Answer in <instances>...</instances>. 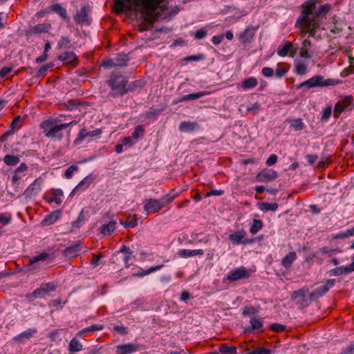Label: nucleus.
I'll return each instance as SVG.
<instances>
[{"instance_id":"nucleus-10","label":"nucleus","mask_w":354,"mask_h":354,"mask_svg":"<svg viewBox=\"0 0 354 354\" xmlns=\"http://www.w3.org/2000/svg\"><path fill=\"white\" fill-rule=\"evenodd\" d=\"M128 61L127 56L126 55H119L118 58L113 59H106L102 61V66L105 68H113L117 66H127L126 62Z\"/></svg>"},{"instance_id":"nucleus-9","label":"nucleus","mask_w":354,"mask_h":354,"mask_svg":"<svg viewBox=\"0 0 354 354\" xmlns=\"http://www.w3.org/2000/svg\"><path fill=\"white\" fill-rule=\"evenodd\" d=\"M250 273L245 267H240L232 270L227 275V279L230 281H235L242 279H248Z\"/></svg>"},{"instance_id":"nucleus-18","label":"nucleus","mask_w":354,"mask_h":354,"mask_svg":"<svg viewBox=\"0 0 354 354\" xmlns=\"http://www.w3.org/2000/svg\"><path fill=\"white\" fill-rule=\"evenodd\" d=\"M140 349L138 344H121L116 347V354H131Z\"/></svg>"},{"instance_id":"nucleus-25","label":"nucleus","mask_w":354,"mask_h":354,"mask_svg":"<svg viewBox=\"0 0 354 354\" xmlns=\"http://www.w3.org/2000/svg\"><path fill=\"white\" fill-rule=\"evenodd\" d=\"M50 10L59 15L64 19L68 21L70 19L67 15L66 8L62 6L59 3H54L50 6Z\"/></svg>"},{"instance_id":"nucleus-6","label":"nucleus","mask_w":354,"mask_h":354,"mask_svg":"<svg viewBox=\"0 0 354 354\" xmlns=\"http://www.w3.org/2000/svg\"><path fill=\"white\" fill-rule=\"evenodd\" d=\"M354 108V97L348 95L339 100L335 105L333 115L338 118L344 111H351Z\"/></svg>"},{"instance_id":"nucleus-15","label":"nucleus","mask_w":354,"mask_h":354,"mask_svg":"<svg viewBox=\"0 0 354 354\" xmlns=\"http://www.w3.org/2000/svg\"><path fill=\"white\" fill-rule=\"evenodd\" d=\"M102 133L100 129H96L93 131H87L85 128L82 129L75 138L74 142L76 145L80 144L87 137H96Z\"/></svg>"},{"instance_id":"nucleus-40","label":"nucleus","mask_w":354,"mask_h":354,"mask_svg":"<svg viewBox=\"0 0 354 354\" xmlns=\"http://www.w3.org/2000/svg\"><path fill=\"white\" fill-rule=\"evenodd\" d=\"M279 205L276 203H259V208L263 212L268 211H276L278 208Z\"/></svg>"},{"instance_id":"nucleus-48","label":"nucleus","mask_w":354,"mask_h":354,"mask_svg":"<svg viewBox=\"0 0 354 354\" xmlns=\"http://www.w3.org/2000/svg\"><path fill=\"white\" fill-rule=\"evenodd\" d=\"M120 223L126 228H133L138 225V220L136 218H133L130 221H120Z\"/></svg>"},{"instance_id":"nucleus-16","label":"nucleus","mask_w":354,"mask_h":354,"mask_svg":"<svg viewBox=\"0 0 354 354\" xmlns=\"http://www.w3.org/2000/svg\"><path fill=\"white\" fill-rule=\"evenodd\" d=\"M330 9L331 6L328 3L322 5L315 12L313 11V14L310 15V18L320 23L322 19L326 17V15Z\"/></svg>"},{"instance_id":"nucleus-35","label":"nucleus","mask_w":354,"mask_h":354,"mask_svg":"<svg viewBox=\"0 0 354 354\" xmlns=\"http://www.w3.org/2000/svg\"><path fill=\"white\" fill-rule=\"evenodd\" d=\"M82 344L80 341L76 337H73L69 343L68 351L70 353H73L80 351L82 349Z\"/></svg>"},{"instance_id":"nucleus-34","label":"nucleus","mask_w":354,"mask_h":354,"mask_svg":"<svg viewBox=\"0 0 354 354\" xmlns=\"http://www.w3.org/2000/svg\"><path fill=\"white\" fill-rule=\"evenodd\" d=\"M145 82L142 80H138L127 86V93L129 92L136 91L138 89H141L145 86Z\"/></svg>"},{"instance_id":"nucleus-29","label":"nucleus","mask_w":354,"mask_h":354,"mask_svg":"<svg viewBox=\"0 0 354 354\" xmlns=\"http://www.w3.org/2000/svg\"><path fill=\"white\" fill-rule=\"evenodd\" d=\"M116 222L111 221L108 224L103 225L100 229V232L104 236L111 234L115 230Z\"/></svg>"},{"instance_id":"nucleus-36","label":"nucleus","mask_w":354,"mask_h":354,"mask_svg":"<svg viewBox=\"0 0 354 354\" xmlns=\"http://www.w3.org/2000/svg\"><path fill=\"white\" fill-rule=\"evenodd\" d=\"M178 193L175 192V190L172 189L171 192H170V193L164 196L160 199L161 203H162V207H164L167 204L171 203L176 197H178Z\"/></svg>"},{"instance_id":"nucleus-38","label":"nucleus","mask_w":354,"mask_h":354,"mask_svg":"<svg viewBox=\"0 0 354 354\" xmlns=\"http://www.w3.org/2000/svg\"><path fill=\"white\" fill-rule=\"evenodd\" d=\"M311 46V41L309 39H305L302 43V47L300 50V56L304 58H310V55L308 53V48Z\"/></svg>"},{"instance_id":"nucleus-61","label":"nucleus","mask_w":354,"mask_h":354,"mask_svg":"<svg viewBox=\"0 0 354 354\" xmlns=\"http://www.w3.org/2000/svg\"><path fill=\"white\" fill-rule=\"evenodd\" d=\"M207 35V31L203 28H201L196 31L195 38L197 39H201Z\"/></svg>"},{"instance_id":"nucleus-4","label":"nucleus","mask_w":354,"mask_h":354,"mask_svg":"<svg viewBox=\"0 0 354 354\" xmlns=\"http://www.w3.org/2000/svg\"><path fill=\"white\" fill-rule=\"evenodd\" d=\"M339 82H341L334 79L325 80L323 76L317 75L297 85V88H302L304 86L307 87L308 88L314 87L330 86H335Z\"/></svg>"},{"instance_id":"nucleus-5","label":"nucleus","mask_w":354,"mask_h":354,"mask_svg":"<svg viewBox=\"0 0 354 354\" xmlns=\"http://www.w3.org/2000/svg\"><path fill=\"white\" fill-rule=\"evenodd\" d=\"M75 120H72L68 123H63L60 124L52 125L48 129L44 130L45 136L53 140H60L63 138L62 130L66 129L72 124H76Z\"/></svg>"},{"instance_id":"nucleus-28","label":"nucleus","mask_w":354,"mask_h":354,"mask_svg":"<svg viewBox=\"0 0 354 354\" xmlns=\"http://www.w3.org/2000/svg\"><path fill=\"white\" fill-rule=\"evenodd\" d=\"M352 272L353 270L350 265H348V266H339L336 268L332 269L330 271V275L339 276L342 274H348Z\"/></svg>"},{"instance_id":"nucleus-58","label":"nucleus","mask_w":354,"mask_h":354,"mask_svg":"<svg viewBox=\"0 0 354 354\" xmlns=\"http://www.w3.org/2000/svg\"><path fill=\"white\" fill-rule=\"evenodd\" d=\"M42 289H44V292L46 293L48 291H53L55 289V285L54 283H46L41 285Z\"/></svg>"},{"instance_id":"nucleus-64","label":"nucleus","mask_w":354,"mask_h":354,"mask_svg":"<svg viewBox=\"0 0 354 354\" xmlns=\"http://www.w3.org/2000/svg\"><path fill=\"white\" fill-rule=\"evenodd\" d=\"M349 74H354V64H350L349 67L345 68L342 73V76H347Z\"/></svg>"},{"instance_id":"nucleus-39","label":"nucleus","mask_w":354,"mask_h":354,"mask_svg":"<svg viewBox=\"0 0 354 354\" xmlns=\"http://www.w3.org/2000/svg\"><path fill=\"white\" fill-rule=\"evenodd\" d=\"M63 195V191L61 189H55L53 190L52 196L48 200V203H52L55 202L57 205H60L62 203V200L60 196Z\"/></svg>"},{"instance_id":"nucleus-52","label":"nucleus","mask_w":354,"mask_h":354,"mask_svg":"<svg viewBox=\"0 0 354 354\" xmlns=\"http://www.w3.org/2000/svg\"><path fill=\"white\" fill-rule=\"evenodd\" d=\"M336 252H337V250L330 249L327 247H323L319 250V252H320L322 254H326L328 257H331L333 254Z\"/></svg>"},{"instance_id":"nucleus-7","label":"nucleus","mask_w":354,"mask_h":354,"mask_svg":"<svg viewBox=\"0 0 354 354\" xmlns=\"http://www.w3.org/2000/svg\"><path fill=\"white\" fill-rule=\"evenodd\" d=\"M309 290L306 287H304L298 290L294 291L291 295V299L295 301L296 304L299 305L301 308L308 306L311 301L309 297Z\"/></svg>"},{"instance_id":"nucleus-54","label":"nucleus","mask_w":354,"mask_h":354,"mask_svg":"<svg viewBox=\"0 0 354 354\" xmlns=\"http://www.w3.org/2000/svg\"><path fill=\"white\" fill-rule=\"evenodd\" d=\"M270 329L277 333H280L285 330L286 326L281 324L274 323L270 326Z\"/></svg>"},{"instance_id":"nucleus-31","label":"nucleus","mask_w":354,"mask_h":354,"mask_svg":"<svg viewBox=\"0 0 354 354\" xmlns=\"http://www.w3.org/2000/svg\"><path fill=\"white\" fill-rule=\"evenodd\" d=\"M296 258V252H290L282 259L281 264L286 268H290Z\"/></svg>"},{"instance_id":"nucleus-55","label":"nucleus","mask_w":354,"mask_h":354,"mask_svg":"<svg viewBox=\"0 0 354 354\" xmlns=\"http://www.w3.org/2000/svg\"><path fill=\"white\" fill-rule=\"evenodd\" d=\"M332 113V109L330 106L326 107L323 110L322 120L327 121Z\"/></svg>"},{"instance_id":"nucleus-47","label":"nucleus","mask_w":354,"mask_h":354,"mask_svg":"<svg viewBox=\"0 0 354 354\" xmlns=\"http://www.w3.org/2000/svg\"><path fill=\"white\" fill-rule=\"evenodd\" d=\"M288 71V69L285 66L279 64L275 71L276 77L279 79L283 77L287 73Z\"/></svg>"},{"instance_id":"nucleus-30","label":"nucleus","mask_w":354,"mask_h":354,"mask_svg":"<svg viewBox=\"0 0 354 354\" xmlns=\"http://www.w3.org/2000/svg\"><path fill=\"white\" fill-rule=\"evenodd\" d=\"M58 59L65 62L68 64H73L76 62V55L73 51L65 52L63 55L58 57Z\"/></svg>"},{"instance_id":"nucleus-22","label":"nucleus","mask_w":354,"mask_h":354,"mask_svg":"<svg viewBox=\"0 0 354 354\" xmlns=\"http://www.w3.org/2000/svg\"><path fill=\"white\" fill-rule=\"evenodd\" d=\"M49 257V254L44 252L39 254V255L34 256L30 258L29 263L27 264V267L28 270H35V267H33V265L40 261H44Z\"/></svg>"},{"instance_id":"nucleus-51","label":"nucleus","mask_w":354,"mask_h":354,"mask_svg":"<svg viewBox=\"0 0 354 354\" xmlns=\"http://www.w3.org/2000/svg\"><path fill=\"white\" fill-rule=\"evenodd\" d=\"M71 44V40L68 37H62L58 42V46L59 48H68Z\"/></svg>"},{"instance_id":"nucleus-59","label":"nucleus","mask_w":354,"mask_h":354,"mask_svg":"<svg viewBox=\"0 0 354 354\" xmlns=\"http://www.w3.org/2000/svg\"><path fill=\"white\" fill-rule=\"evenodd\" d=\"M262 74L267 77H271L274 75V70L270 67H263L261 71Z\"/></svg>"},{"instance_id":"nucleus-11","label":"nucleus","mask_w":354,"mask_h":354,"mask_svg":"<svg viewBox=\"0 0 354 354\" xmlns=\"http://www.w3.org/2000/svg\"><path fill=\"white\" fill-rule=\"evenodd\" d=\"M90 8L88 6H84L80 10L74 15V20L78 24H89L88 13Z\"/></svg>"},{"instance_id":"nucleus-14","label":"nucleus","mask_w":354,"mask_h":354,"mask_svg":"<svg viewBox=\"0 0 354 354\" xmlns=\"http://www.w3.org/2000/svg\"><path fill=\"white\" fill-rule=\"evenodd\" d=\"M144 204V209L148 214L158 212L163 207L162 203L158 199L150 198L145 200Z\"/></svg>"},{"instance_id":"nucleus-19","label":"nucleus","mask_w":354,"mask_h":354,"mask_svg":"<svg viewBox=\"0 0 354 354\" xmlns=\"http://www.w3.org/2000/svg\"><path fill=\"white\" fill-rule=\"evenodd\" d=\"M277 172L272 169H263L260 171L257 176V178L260 182H268L275 179L277 177Z\"/></svg>"},{"instance_id":"nucleus-45","label":"nucleus","mask_w":354,"mask_h":354,"mask_svg":"<svg viewBox=\"0 0 354 354\" xmlns=\"http://www.w3.org/2000/svg\"><path fill=\"white\" fill-rule=\"evenodd\" d=\"M250 323L253 330H259L263 327V320L261 319L252 317Z\"/></svg>"},{"instance_id":"nucleus-8","label":"nucleus","mask_w":354,"mask_h":354,"mask_svg":"<svg viewBox=\"0 0 354 354\" xmlns=\"http://www.w3.org/2000/svg\"><path fill=\"white\" fill-rule=\"evenodd\" d=\"M335 279H328L324 285L316 288L309 294L310 299L315 300L322 297L335 285Z\"/></svg>"},{"instance_id":"nucleus-2","label":"nucleus","mask_w":354,"mask_h":354,"mask_svg":"<svg viewBox=\"0 0 354 354\" xmlns=\"http://www.w3.org/2000/svg\"><path fill=\"white\" fill-rule=\"evenodd\" d=\"M319 0H307L301 6V12L297 18L295 26H304L306 28V32H308L312 37L315 36L316 30L319 28L320 23L312 20L310 15L313 14L316 8V5Z\"/></svg>"},{"instance_id":"nucleus-49","label":"nucleus","mask_w":354,"mask_h":354,"mask_svg":"<svg viewBox=\"0 0 354 354\" xmlns=\"http://www.w3.org/2000/svg\"><path fill=\"white\" fill-rule=\"evenodd\" d=\"M307 72V66L304 63H297L295 66V73L299 75H303Z\"/></svg>"},{"instance_id":"nucleus-21","label":"nucleus","mask_w":354,"mask_h":354,"mask_svg":"<svg viewBox=\"0 0 354 354\" xmlns=\"http://www.w3.org/2000/svg\"><path fill=\"white\" fill-rule=\"evenodd\" d=\"M255 29L252 27H248L239 35V39L242 43L250 42L254 35Z\"/></svg>"},{"instance_id":"nucleus-50","label":"nucleus","mask_w":354,"mask_h":354,"mask_svg":"<svg viewBox=\"0 0 354 354\" xmlns=\"http://www.w3.org/2000/svg\"><path fill=\"white\" fill-rule=\"evenodd\" d=\"M144 132H145V129H144L143 126L137 125L135 127L133 132L132 133V138L136 140V139L139 138L141 136H142Z\"/></svg>"},{"instance_id":"nucleus-12","label":"nucleus","mask_w":354,"mask_h":354,"mask_svg":"<svg viewBox=\"0 0 354 354\" xmlns=\"http://www.w3.org/2000/svg\"><path fill=\"white\" fill-rule=\"evenodd\" d=\"M277 52L281 57H286L289 55L290 57H294L297 53V48L293 46L292 42L285 41L284 45L279 46Z\"/></svg>"},{"instance_id":"nucleus-41","label":"nucleus","mask_w":354,"mask_h":354,"mask_svg":"<svg viewBox=\"0 0 354 354\" xmlns=\"http://www.w3.org/2000/svg\"><path fill=\"white\" fill-rule=\"evenodd\" d=\"M263 227V222L261 220L254 219L252 224L250 228V232L252 234H257Z\"/></svg>"},{"instance_id":"nucleus-46","label":"nucleus","mask_w":354,"mask_h":354,"mask_svg":"<svg viewBox=\"0 0 354 354\" xmlns=\"http://www.w3.org/2000/svg\"><path fill=\"white\" fill-rule=\"evenodd\" d=\"M58 218V213L53 212L50 214L46 216L43 220L42 223L44 225H50L54 223Z\"/></svg>"},{"instance_id":"nucleus-42","label":"nucleus","mask_w":354,"mask_h":354,"mask_svg":"<svg viewBox=\"0 0 354 354\" xmlns=\"http://www.w3.org/2000/svg\"><path fill=\"white\" fill-rule=\"evenodd\" d=\"M221 354H236L237 349L235 346H229L227 344H222L219 348Z\"/></svg>"},{"instance_id":"nucleus-20","label":"nucleus","mask_w":354,"mask_h":354,"mask_svg":"<svg viewBox=\"0 0 354 354\" xmlns=\"http://www.w3.org/2000/svg\"><path fill=\"white\" fill-rule=\"evenodd\" d=\"M246 235V232L244 230H239L231 234L229 236V240L234 245H239L241 243L246 244L250 243L247 240H243Z\"/></svg>"},{"instance_id":"nucleus-60","label":"nucleus","mask_w":354,"mask_h":354,"mask_svg":"<svg viewBox=\"0 0 354 354\" xmlns=\"http://www.w3.org/2000/svg\"><path fill=\"white\" fill-rule=\"evenodd\" d=\"M113 330L120 335H124L127 333V328L123 326L114 325Z\"/></svg>"},{"instance_id":"nucleus-32","label":"nucleus","mask_w":354,"mask_h":354,"mask_svg":"<svg viewBox=\"0 0 354 354\" xmlns=\"http://www.w3.org/2000/svg\"><path fill=\"white\" fill-rule=\"evenodd\" d=\"M198 127L196 122H183L179 125V130L182 132H192Z\"/></svg>"},{"instance_id":"nucleus-53","label":"nucleus","mask_w":354,"mask_h":354,"mask_svg":"<svg viewBox=\"0 0 354 354\" xmlns=\"http://www.w3.org/2000/svg\"><path fill=\"white\" fill-rule=\"evenodd\" d=\"M78 169V167L76 166V165H71L69 168H68L66 171H65V173H64V176L69 179L71 178H72L73 176V173L75 171H77Z\"/></svg>"},{"instance_id":"nucleus-62","label":"nucleus","mask_w":354,"mask_h":354,"mask_svg":"<svg viewBox=\"0 0 354 354\" xmlns=\"http://www.w3.org/2000/svg\"><path fill=\"white\" fill-rule=\"evenodd\" d=\"M278 157L275 154H272L269 156V158L266 160V165L268 166H272L274 165L277 162Z\"/></svg>"},{"instance_id":"nucleus-33","label":"nucleus","mask_w":354,"mask_h":354,"mask_svg":"<svg viewBox=\"0 0 354 354\" xmlns=\"http://www.w3.org/2000/svg\"><path fill=\"white\" fill-rule=\"evenodd\" d=\"M204 95L203 92H198L194 93H191L189 95H183L181 97L175 100V103L177 104L178 102L187 100H194L198 99Z\"/></svg>"},{"instance_id":"nucleus-17","label":"nucleus","mask_w":354,"mask_h":354,"mask_svg":"<svg viewBox=\"0 0 354 354\" xmlns=\"http://www.w3.org/2000/svg\"><path fill=\"white\" fill-rule=\"evenodd\" d=\"M43 178H38L32 183H31L28 188L25 190L24 194L26 196L31 197L37 194L41 188L43 183Z\"/></svg>"},{"instance_id":"nucleus-63","label":"nucleus","mask_w":354,"mask_h":354,"mask_svg":"<svg viewBox=\"0 0 354 354\" xmlns=\"http://www.w3.org/2000/svg\"><path fill=\"white\" fill-rule=\"evenodd\" d=\"M223 39H224V35L221 34V35L214 36L212 39V41L214 45H218L223 41Z\"/></svg>"},{"instance_id":"nucleus-23","label":"nucleus","mask_w":354,"mask_h":354,"mask_svg":"<svg viewBox=\"0 0 354 354\" xmlns=\"http://www.w3.org/2000/svg\"><path fill=\"white\" fill-rule=\"evenodd\" d=\"M204 254V251L201 249L198 250H188L183 249L179 250L178 254L180 257L183 258H187L194 256H202Z\"/></svg>"},{"instance_id":"nucleus-56","label":"nucleus","mask_w":354,"mask_h":354,"mask_svg":"<svg viewBox=\"0 0 354 354\" xmlns=\"http://www.w3.org/2000/svg\"><path fill=\"white\" fill-rule=\"evenodd\" d=\"M11 221V216L10 214L8 215L5 214H0V223L6 225Z\"/></svg>"},{"instance_id":"nucleus-1","label":"nucleus","mask_w":354,"mask_h":354,"mask_svg":"<svg viewBox=\"0 0 354 354\" xmlns=\"http://www.w3.org/2000/svg\"><path fill=\"white\" fill-rule=\"evenodd\" d=\"M165 0H116L114 11L117 14L136 11L140 12L147 21L140 28L147 30L151 27L161 14L168 9L163 3Z\"/></svg>"},{"instance_id":"nucleus-37","label":"nucleus","mask_w":354,"mask_h":354,"mask_svg":"<svg viewBox=\"0 0 354 354\" xmlns=\"http://www.w3.org/2000/svg\"><path fill=\"white\" fill-rule=\"evenodd\" d=\"M258 81L256 77H251L249 78L245 79L244 81L242 82L241 84V88L243 89H249L252 88L257 86Z\"/></svg>"},{"instance_id":"nucleus-44","label":"nucleus","mask_w":354,"mask_h":354,"mask_svg":"<svg viewBox=\"0 0 354 354\" xmlns=\"http://www.w3.org/2000/svg\"><path fill=\"white\" fill-rule=\"evenodd\" d=\"M290 127H292L296 131L301 130L305 127L302 120L300 118L291 120L290 121Z\"/></svg>"},{"instance_id":"nucleus-3","label":"nucleus","mask_w":354,"mask_h":354,"mask_svg":"<svg viewBox=\"0 0 354 354\" xmlns=\"http://www.w3.org/2000/svg\"><path fill=\"white\" fill-rule=\"evenodd\" d=\"M128 78L124 76L120 72H113L107 81V84L113 92L112 97L122 96L127 94V86Z\"/></svg>"},{"instance_id":"nucleus-43","label":"nucleus","mask_w":354,"mask_h":354,"mask_svg":"<svg viewBox=\"0 0 354 354\" xmlns=\"http://www.w3.org/2000/svg\"><path fill=\"white\" fill-rule=\"evenodd\" d=\"M4 162L8 165H16L20 161V159L18 156L13 155H6L4 156Z\"/></svg>"},{"instance_id":"nucleus-57","label":"nucleus","mask_w":354,"mask_h":354,"mask_svg":"<svg viewBox=\"0 0 354 354\" xmlns=\"http://www.w3.org/2000/svg\"><path fill=\"white\" fill-rule=\"evenodd\" d=\"M270 350L266 348H257L248 354H270Z\"/></svg>"},{"instance_id":"nucleus-26","label":"nucleus","mask_w":354,"mask_h":354,"mask_svg":"<svg viewBox=\"0 0 354 354\" xmlns=\"http://www.w3.org/2000/svg\"><path fill=\"white\" fill-rule=\"evenodd\" d=\"M95 178L90 176L85 177L74 189L73 192H78L79 190H84L88 188L91 183H93Z\"/></svg>"},{"instance_id":"nucleus-13","label":"nucleus","mask_w":354,"mask_h":354,"mask_svg":"<svg viewBox=\"0 0 354 354\" xmlns=\"http://www.w3.org/2000/svg\"><path fill=\"white\" fill-rule=\"evenodd\" d=\"M51 28V24L49 23L39 24L35 26H30L27 30V35H37L41 33H47Z\"/></svg>"},{"instance_id":"nucleus-27","label":"nucleus","mask_w":354,"mask_h":354,"mask_svg":"<svg viewBox=\"0 0 354 354\" xmlns=\"http://www.w3.org/2000/svg\"><path fill=\"white\" fill-rule=\"evenodd\" d=\"M80 250H81V248H80V245L75 244V245L67 247L64 250V254L66 257L73 258V257H76L78 254V253L80 252Z\"/></svg>"},{"instance_id":"nucleus-24","label":"nucleus","mask_w":354,"mask_h":354,"mask_svg":"<svg viewBox=\"0 0 354 354\" xmlns=\"http://www.w3.org/2000/svg\"><path fill=\"white\" fill-rule=\"evenodd\" d=\"M104 328V325L102 324H93L88 327L84 328V329L80 330L77 333V336L79 337H86L88 333H92L94 331L101 330Z\"/></svg>"}]
</instances>
